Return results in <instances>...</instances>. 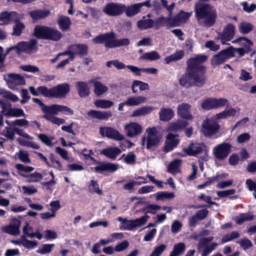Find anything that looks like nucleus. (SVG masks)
Segmentation results:
<instances>
[{"mask_svg": "<svg viewBox=\"0 0 256 256\" xmlns=\"http://www.w3.org/2000/svg\"><path fill=\"white\" fill-rule=\"evenodd\" d=\"M208 59V56L200 54L186 60L185 72L179 79L180 84L186 88L192 86L202 87L206 82V67L202 64Z\"/></svg>", "mask_w": 256, "mask_h": 256, "instance_id": "1", "label": "nucleus"}, {"mask_svg": "<svg viewBox=\"0 0 256 256\" xmlns=\"http://www.w3.org/2000/svg\"><path fill=\"white\" fill-rule=\"evenodd\" d=\"M194 12L198 22L201 26L210 27L215 24L217 12L213 6L198 2L195 4Z\"/></svg>", "mask_w": 256, "mask_h": 256, "instance_id": "2", "label": "nucleus"}, {"mask_svg": "<svg viewBox=\"0 0 256 256\" xmlns=\"http://www.w3.org/2000/svg\"><path fill=\"white\" fill-rule=\"evenodd\" d=\"M34 35L38 38L55 42L59 40L62 36L61 32L57 29L38 25L36 26L34 28Z\"/></svg>", "mask_w": 256, "mask_h": 256, "instance_id": "3", "label": "nucleus"}, {"mask_svg": "<svg viewBox=\"0 0 256 256\" xmlns=\"http://www.w3.org/2000/svg\"><path fill=\"white\" fill-rule=\"evenodd\" d=\"M161 136L156 127L148 128L142 138V145L144 146L146 144V148L150 149L158 145Z\"/></svg>", "mask_w": 256, "mask_h": 256, "instance_id": "4", "label": "nucleus"}, {"mask_svg": "<svg viewBox=\"0 0 256 256\" xmlns=\"http://www.w3.org/2000/svg\"><path fill=\"white\" fill-rule=\"evenodd\" d=\"M0 106L2 109V112H5L4 116L6 117L26 116V114L22 109L12 108V104L9 102H0Z\"/></svg>", "mask_w": 256, "mask_h": 256, "instance_id": "5", "label": "nucleus"}, {"mask_svg": "<svg viewBox=\"0 0 256 256\" xmlns=\"http://www.w3.org/2000/svg\"><path fill=\"white\" fill-rule=\"evenodd\" d=\"M32 100L41 106L42 110L44 113V114L42 116L44 118L48 121H50L52 124L58 126L65 122V120L64 119L56 116H52L50 114H48L50 106H46L40 99L38 98H33Z\"/></svg>", "mask_w": 256, "mask_h": 256, "instance_id": "6", "label": "nucleus"}, {"mask_svg": "<svg viewBox=\"0 0 256 256\" xmlns=\"http://www.w3.org/2000/svg\"><path fill=\"white\" fill-rule=\"evenodd\" d=\"M228 102V100L224 98H208L202 104V107L205 110L218 108L224 106Z\"/></svg>", "mask_w": 256, "mask_h": 256, "instance_id": "7", "label": "nucleus"}, {"mask_svg": "<svg viewBox=\"0 0 256 256\" xmlns=\"http://www.w3.org/2000/svg\"><path fill=\"white\" fill-rule=\"evenodd\" d=\"M220 128L218 124L212 120L207 119L202 124V132L206 136L210 137L216 134Z\"/></svg>", "mask_w": 256, "mask_h": 256, "instance_id": "8", "label": "nucleus"}, {"mask_svg": "<svg viewBox=\"0 0 256 256\" xmlns=\"http://www.w3.org/2000/svg\"><path fill=\"white\" fill-rule=\"evenodd\" d=\"M125 4L120 3L110 2L106 5L103 12L110 16H118L124 12Z\"/></svg>", "mask_w": 256, "mask_h": 256, "instance_id": "9", "label": "nucleus"}, {"mask_svg": "<svg viewBox=\"0 0 256 256\" xmlns=\"http://www.w3.org/2000/svg\"><path fill=\"white\" fill-rule=\"evenodd\" d=\"M232 146L228 143H222L216 146L213 149L214 156L219 160L225 159L230 154Z\"/></svg>", "mask_w": 256, "mask_h": 256, "instance_id": "10", "label": "nucleus"}, {"mask_svg": "<svg viewBox=\"0 0 256 256\" xmlns=\"http://www.w3.org/2000/svg\"><path fill=\"white\" fill-rule=\"evenodd\" d=\"M100 132L103 136L114 139L116 140L121 141L125 139L124 135L112 127H101L100 128Z\"/></svg>", "mask_w": 256, "mask_h": 256, "instance_id": "11", "label": "nucleus"}, {"mask_svg": "<svg viewBox=\"0 0 256 256\" xmlns=\"http://www.w3.org/2000/svg\"><path fill=\"white\" fill-rule=\"evenodd\" d=\"M232 57V52L226 48L215 54L212 59L211 63L214 66H218Z\"/></svg>", "mask_w": 256, "mask_h": 256, "instance_id": "12", "label": "nucleus"}, {"mask_svg": "<svg viewBox=\"0 0 256 256\" xmlns=\"http://www.w3.org/2000/svg\"><path fill=\"white\" fill-rule=\"evenodd\" d=\"M38 41L35 39H31L28 42H20V54L25 53L32 54L38 50Z\"/></svg>", "mask_w": 256, "mask_h": 256, "instance_id": "13", "label": "nucleus"}, {"mask_svg": "<svg viewBox=\"0 0 256 256\" xmlns=\"http://www.w3.org/2000/svg\"><path fill=\"white\" fill-rule=\"evenodd\" d=\"M178 134L168 133L166 136L164 146L163 150L166 152L172 151L178 144L180 140L176 138Z\"/></svg>", "mask_w": 256, "mask_h": 256, "instance_id": "14", "label": "nucleus"}, {"mask_svg": "<svg viewBox=\"0 0 256 256\" xmlns=\"http://www.w3.org/2000/svg\"><path fill=\"white\" fill-rule=\"evenodd\" d=\"M124 129L126 136L130 138H134L140 134L142 131V127L138 123L134 122L125 124Z\"/></svg>", "mask_w": 256, "mask_h": 256, "instance_id": "15", "label": "nucleus"}, {"mask_svg": "<svg viewBox=\"0 0 256 256\" xmlns=\"http://www.w3.org/2000/svg\"><path fill=\"white\" fill-rule=\"evenodd\" d=\"M70 91V86L62 84L52 88V98H64Z\"/></svg>", "mask_w": 256, "mask_h": 256, "instance_id": "16", "label": "nucleus"}, {"mask_svg": "<svg viewBox=\"0 0 256 256\" xmlns=\"http://www.w3.org/2000/svg\"><path fill=\"white\" fill-rule=\"evenodd\" d=\"M192 106L188 103H182L177 107V114L182 118L186 120H190L193 116L190 112Z\"/></svg>", "mask_w": 256, "mask_h": 256, "instance_id": "17", "label": "nucleus"}, {"mask_svg": "<svg viewBox=\"0 0 256 256\" xmlns=\"http://www.w3.org/2000/svg\"><path fill=\"white\" fill-rule=\"evenodd\" d=\"M98 166L94 168L95 172H112L116 171L119 168V165L116 164H112L106 162H98Z\"/></svg>", "mask_w": 256, "mask_h": 256, "instance_id": "18", "label": "nucleus"}, {"mask_svg": "<svg viewBox=\"0 0 256 256\" xmlns=\"http://www.w3.org/2000/svg\"><path fill=\"white\" fill-rule=\"evenodd\" d=\"M235 27L232 24H228L224 27L223 32H220L218 36L222 44L232 40L234 34Z\"/></svg>", "mask_w": 256, "mask_h": 256, "instance_id": "19", "label": "nucleus"}, {"mask_svg": "<svg viewBox=\"0 0 256 256\" xmlns=\"http://www.w3.org/2000/svg\"><path fill=\"white\" fill-rule=\"evenodd\" d=\"M21 222L16 218L12 220V223L8 226L2 228L3 232L13 236H16L20 234V227Z\"/></svg>", "mask_w": 256, "mask_h": 256, "instance_id": "20", "label": "nucleus"}, {"mask_svg": "<svg viewBox=\"0 0 256 256\" xmlns=\"http://www.w3.org/2000/svg\"><path fill=\"white\" fill-rule=\"evenodd\" d=\"M116 34L113 32H106L103 34H100L92 40V41L94 43L98 44H102L105 42L104 46L106 48H110V47H108L106 46V44L108 42H110L112 40V38H116Z\"/></svg>", "mask_w": 256, "mask_h": 256, "instance_id": "21", "label": "nucleus"}, {"mask_svg": "<svg viewBox=\"0 0 256 256\" xmlns=\"http://www.w3.org/2000/svg\"><path fill=\"white\" fill-rule=\"evenodd\" d=\"M59 112H63L70 115L74 114V111L66 106L56 104L50 106L48 114L52 116H55L54 115L58 114Z\"/></svg>", "mask_w": 256, "mask_h": 256, "instance_id": "22", "label": "nucleus"}, {"mask_svg": "<svg viewBox=\"0 0 256 256\" xmlns=\"http://www.w3.org/2000/svg\"><path fill=\"white\" fill-rule=\"evenodd\" d=\"M19 14L15 12H4L0 14V25L7 24L10 22L16 20Z\"/></svg>", "mask_w": 256, "mask_h": 256, "instance_id": "23", "label": "nucleus"}, {"mask_svg": "<svg viewBox=\"0 0 256 256\" xmlns=\"http://www.w3.org/2000/svg\"><path fill=\"white\" fill-rule=\"evenodd\" d=\"M24 14H19L16 17V20L13 21L15 24L13 26L12 35L20 36L22 33V30L25 28V26L20 20L24 18Z\"/></svg>", "mask_w": 256, "mask_h": 256, "instance_id": "24", "label": "nucleus"}, {"mask_svg": "<svg viewBox=\"0 0 256 256\" xmlns=\"http://www.w3.org/2000/svg\"><path fill=\"white\" fill-rule=\"evenodd\" d=\"M203 150V148L198 144L190 143L188 148H184V152L188 155L196 156L201 154Z\"/></svg>", "mask_w": 256, "mask_h": 256, "instance_id": "25", "label": "nucleus"}, {"mask_svg": "<svg viewBox=\"0 0 256 256\" xmlns=\"http://www.w3.org/2000/svg\"><path fill=\"white\" fill-rule=\"evenodd\" d=\"M70 48L72 52L80 57L87 55L88 53V46L84 44H74L70 45Z\"/></svg>", "mask_w": 256, "mask_h": 256, "instance_id": "26", "label": "nucleus"}, {"mask_svg": "<svg viewBox=\"0 0 256 256\" xmlns=\"http://www.w3.org/2000/svg\"><path fill=\"white\" fill-rule=\"evenodd\" d=\"M88 115L98 120H106L112 116V113L110 111L100 112L96 110H90L87 112Z\"/></svg>", "mask_w": 256, "mask_h": 256, "instance_id": "27", "label": "nucleus"}, {"mask_svg": "<svg viewBox=\"0 0 256 256\" xmlns=\"http://www.w3.org/2000/svg\"><path fill=\"white\" fill-rule=\"evenodd\" d=\"M76 86L78 92L81 98L86 97L90 94V88L86 82H78L76 84Z\"/></svg>", "mask_w": 256, "mask_h": 256, "instance_id": "28", "label": "nucleus"}, {"mask_svg": "<svg viewBox=\"0 0 256 256\" xmlns=\"http://www.w3.org/2000/svg\"><path fill=\"white\" fill-rule=\"evenodd\" d=\"M90 83H94V92L97 96H100L108 90V88L101 82L94 80L89 81Z\"/></svg>", "mask_w": 256, "mask_h": 256, "instance_id": "29", "label": "nucleus"}, {"mask_svg": "<svg viewBox=\"0 0 256 256\" xmlns=\"http://www.w3.org/2000/svg\"><path fill=\"white\" fill-rule=\"evenodd\" d=\"M122 152L120 149L118 147L109 148L103 149L100 152V154H103L112 160H115L116 156Z\"/></svg>", "mask_w": 256, "mask_h": 256, "instance_id": "30", "label": "nucleus"}, {"mask_svg": "<svg viewBox=\"0 0 256 256\" xmlns=\"http://www.w3.org/2000/svg\"><path fill=\"white\" fill-rule=\"evenodd\" d=\"M188 124V123L186 121L179 120L170 123L168 129L169 131L178 132L186 126Z\"/></svg>", "mask_w": 256, "mask_h": 256, "instance_id": "31", "label": "nucleus"}, {"mask_svg": "<svg viewBox=\"0 0 256 256\" xmlns=\"http://www.w3.org/2000/svg\"><path fill=\"white\" fill-rule=\"evenodd\" d=\"M174 112L170 108H162L159 112L160 120L166 122L171 120L174 116Z\"/></svg>", "mask_w": 256, "mask_h": 256, "instance_id": "32", "label": "nucleus"}, {"mask_svg": "<svg viewBox=\"0 0 256 256\" xmlns=\"http://www.w3.org/2000/svg\"><path fill=\"white\" fill-rule=\"evenodd\" d=\"M130 44V40L127 38L122 39H116L114 38H112L110 43H107L106 46L108 47H110V48H114L117 47L128 46Z\"/></svg>", "mask_w": 256, "mask_h": 256, "instance_id": "33", "label": "nucleus"}, {"mask_svg": "<svg viewBox=\"0 0 256 256\" xmlns=\"http://www.w3.org/2000/svg\"><path fill=\"white\" fill-rule=\"evenodd\" d=\"M154 21L151 18H146L143 17L142 20L137 22V26L141 30L149 29L154 26Z\"/></svg>", "mask_w": 256, "mask_h": 256, "instance_id": "34", "label": "nucleus"}, {"mask_svg": "<svg viewBox=\"0 0 256 256\" xmlns=\"http://www.w3.org/2000/svg\"><path fill=\"white\" fill-rule=\"evenodd\" d=\"M50 11L47 10H37L31 11L29 12L30 16L32 19L38 20L43 19L50 14Z\"/></svg>", "mask_w": 256, "mask_h": 256, "instance_id": "35", "label": "nucleus"}, {"mask_svg": "<svg viewBox=\"0 0 256 256\" xmlns=\"http://www.w3.org/2000/svg\"><path fill=\"white\" fill-rule=\"evenodd\" d=\"M10 78L8 80L9 86L12 88V84H14L16 85H24L25 84V80L23 76L14 74H8Z\"/></svg>", "mask_w": 256, "mask_h": 256, "instance_id": "36", "label": "nucleus"}, {"mask_svg": "<svg viewBox=\"0 0 256 256\" xmlns=\"http://www.w3.org/2000/svg\"><path fill=\"white\" fill-rule=\"evenodd\" d=\"M146 101V98L144 96H131L126 100V106H136Z\"/></svg>", "mask_w": 256, "mask_h": 256, "instance_id": "37", "label": "nucleus"}, {"mask_svg": "<svg viewBox=\"0 0 256 256\" xmlns=\"http://www.w3.org/2000/svg\"><path fill=\"white\" fill-rule=\"evenodd\" d=\"M140 12V8L138 3L131 4L128 6L125 5V10L124 12L126 15L128 17H131L137 14Z\"/></svg>", "mask_w": 256, "mask_h": 256, "instance_id": "38", "label": "nucleus"}, {"mask_svg": "<svg viewBox=\"0 0 256 256\" xmlns=\"http://www.w3.org/2000/svg\"><path fill=\"white\" fill-rule=\"evenodd\" d=\"M58 23L60 28L62 31H66L70 28L71 21L68 17L61 15L59 16L58 20Z\"/></svg>", "mask_w": 256, "mask_h": 256, "instance_id": "39", "label": "nucleus"}, {"mask_svg": "<svg viewBox=\"0 0 256 256\" xmlns=\"http://www.w3.org/2000/svg\"><path fill=\"white\" fill-rule=\"evenodd\" d=\"M154 108L150 106H144L142 108H140L134 111H133L132 114V116L136 117L142 116H144L151 112Z\"/></svg>", "mask_w": 256, "mask_h": 256, "instance_id": "40", "label": "nucleus"}, {"mask_svg": "<svg viewBox=\"0 0 256 256\" xmlns=\"http://www.w3.org/2000/svg\"><path fill=\"white\" fill-rule=\"evenodd\" d=\"M182 160H174L170 162L168 166V171L172 174H176L180 172Z\"/></svg>", "mask_w": 256, "mask_h": 256, "instance_id": "41", "label": "nucleus"}, {"mask_svg": "<svg viewBox=\"0 0 256 256\" xmlns=\"http://www.w3.org/2000/svg\"><path fill=\"white\" fill-rule=\"evenodd\" d=\"M184 56V52L182 50L176 52L175 53L165 58L164 62L168 64L172 62L180 60Z\"/></svg>", "mask_w": 256, "mask_h": 256, "instance_id": "42", "label": "nucleus"}, {"mask_svg": "<svg viewBox=\"0 0 256 256\" xmlns=\"http://www.w3.org/2000/svg\"><path fill=\"white\" fill-rule=\"evenodd\" d=\"M136 86H138L140 90H149V86L147 83L142 82L140 80H135L133 82L132 85V90L134 94L136 93L137 90L136 89Z\"/></svg>", "mask_w": 256, "mask_h": 256, "instance_id": "43", "label": "nucleus"}, {"mask_svg": "<svg viewBox=\"0 0 256 256\" xmlns=\"http://www.w3.org/2000/svg\"><path fill=\"white\" fill-rule=\"evenodd\" d=\"M136 156L133 152H130L128 154H123L120 160L124 159L125 163L128 164H134L136 162Z\"/></svg>", "mask_w": 256, "mask_h": 256, "instance_id": "44", "label": "nucleus"}, {"mask_svg": "<svg viewBox=\"0 0 256 256\" xmlns=\"http://www.w3.org/2000/svg\"><path fill=\"white\" fill-rule=\"evenodd\" d=\"M88 192L90 193H96L99 195L103 194L102 190L99 188V185L96 180H91L88 184Z\"/></svg>", "mask_w": 256, "mask_h": 256, "instance_id": "45", "label": "nucleus"}, {"mask_svg": "<svg viewBox=\"0 0 256 256\" xmlns=\"http://www.w3.org/2000/svg\"><path fill=\"white\" fill-rule=\"evenodd\" d=\"M20 174L24 177L27 178V182H40L42 178V175L38 172H34L30 175H26L23 174L19 173Z\"/></svg>", "mask_w": 256, "mask_h": 256, "instance_id": "46", "label": "nucleus"}, {"mask_svg": "<svg viewBox=\"0 0 256 256\" xmlns=\"http://www.w3.org/2000/svg\"><path fill=\"white\" fill-rule=\"evenodd\" d=\"M160 56L156 51H152L146 52L140 57V59L146 60H148L152 61L158 60Z\"/></svg>", "mask_w": 256, "mask_h": 256, "instance_id": "47", "label": "nucleus"}, {"mask_svg": "<svg viewBox=\"0 0 256 256\" xmlns=\"http://www.w3.org/2000/svg\"><path fill=\"white\" fill-rule=\"evenodd\" d=\"M174 198V194L172 192H160L156 194V200H172Z\"/></svg>", "mask_w": 256, "mask_h": 256, "instance_id": "48", "label": "nucleus"}, {"mask_svg": "<svg viewBox=\"0 0 256 256\" xmlns=\"http://www.w3.org/2000/svg\"><path fill=\"white\" fill-rule=\"evenodd\" d=\"M240 42V44L243 46L242 48L246 50V48H249V52L251 50L253 43L251 40L245 37H240L234 40L233 42Z\"/></svg>", "mask_w": 256, "mask_h": 256, "instance_id": "49", "label": "nucleus"}, {"mask_svg": "<svg viewBox=\"0 0 256 256\" xmlns=\"http://www.w3.org/2000/svg\"><path fill=\"white\" fill-rule=\"evenodd\" d=\"M94 105L97 108H107L114 105V102L110 100H98L94 101Z\"/></svg>", "mask_w": 256, "mask_h": 256, "instance_id": "50", "label": "nucleus"}, {"mask_svg": "<svg viewBox=\"0 0 256 256\" xmlns=\"http://www.w3.org/2000/svg\"><path fill=\"white\" fill-rule=\"evenodd\" d=\"M254 28V26L249 22H240L238 26L239 30L241 33L247 34L251 32Z\"/></svg>", "mask_w": 256, "mask_h": 256, "instance_id": "51", "label": "nucleus"}, {"mask_svg": "<svg viewBox=\"0 0 256 256\" xmlns=\"http://www.w3.org/2000/svg\"><path fill=\"white\" fill-rule=\"evenodd\" d=\"M185 250V244L180 242L174 246L173 250L170 252V256H178L182 254Z\"/></svg>", "mask_w": 256, "mask_h": 256, "instance_id": "52", "label": "nucleus"}, {"mask_svg": "<svg viewBox=\"0 0 256 256\" xmlns=\"http://www.w3.org/2000/svg\"><path fill=\"white\" fill-rule=\"evenodd\" d=\"M240 234L238 232H232L230 234H228L222 236L221 242L222 244H224L228 242L234 240L236 238H238Z\"/></svg>", "mask_w": 256, "mask_h": 256, "instance_id": "53", "label": "nucleus"}, {"mask_svg": "<svg viewBox=\"0 0 256 256\" xmlns=\"http://www.w3.org/2000/svg\"><path fill=\"white\" fill-rule=\"evenodd\" d=\"M16 154L21 162L26 164H30L31 162L28 154L26 152L20 150Z\"/></svg>", "mask_w": 256, "mask_h": 256, "instance_id": "54", "label": "nucleus"}, {"mask_svg": "<svg viewBox=\"0 0 256 256\" xmlns=\"http://www.w3.org/2000/svg\"><path fill=\"white\" fill-rule=\"evenodd\" d=\"M39 94L47 98H52V88L48 89L46 86H40L38 88Z\"/></svg>", "mask_w": 256, "mask_h": 256, "instance_id": "55", "label": "nucleus"}, {"mask_svg": "<svg viewBox=\"0 0 256 256\" xmlns=\"http://www.w3.org/2000/svg\"><path fill=\"white\" fill-rule=\"evenodd\" d=\"M218 244L216 242H212L204 248H202L200 252H202V256H208L215 248L218 246Z\"/></svg>", "mask_w": 256, "mask_h": 256, "instance_id": "56", "label": "nucleus"}, {"mask_svg": "<svg viewBox=\"0 0 256 256\" xmlns=\"http://www.w3.org/2000/svg\"><path fill=\"white\" fill-rule=\"evenodd\" d=\"M54 246V244H43L40 248L36 250V252L42 254L50 253L52 252Z\"/></svg>", "mask_w": 256, "mask_h": 256, "instance_id": "57", "label": "nucleus"}, {"mask_svg": "<svg viewBox=\"0 0 256 256\" xmlns=\"http://www.w3.org/2000/svg\"><path fill=\"white\" fill-rule=\"evenodd\" d=\"M254 216L252 215H248L246 214H242L240 216L236 218V222L238 224H242L244 222L252 220Z\"/></svg>", "mask_w": 256, "mask_h": 256, "instance_id": "58", "label": "nucleus"}, {"mask_svg": "<svg viewBox=\"0 0 256 256\" xmlns=\"http://www.w3.org/2000/svg\"><path fill=\"white\" fill-rule=\"evenodd\" d=\"M2 134L8 139L12 140L14 138V128L11 130L10 127H6L2 132Z\"/></svg>", "mask_w": 256, "mask_h": 256, "instance_id": "59", "label": "nucleus"}, {"mask_svg": "<svg viewBox=\"0 0 256 256\" xmlns=\"http://www.w3.org/2000/svg\"><path fill=\"white\" fill-rule=\"evenodd\" d=\"M228 50H230L231 52H232V56H234V54L236 53L238 54L240 56H242L245 54L249 52L248 46V48H246V50H244V48H233L232 47L228 48Z\"/></svg>", "mask_w": 256, "mask_h": 256, "instance_id": "60", "label": "nucleus"}, {"mask_svg": "<svg viewBox=\"0 0 256 256\" xmlns=\"http://www.w3.org/2000/svg\"><path fill=\"white\" fill-rule=\"evenodd\" d=\"M149 216L145 215L138 218L133 220L132 222L135 228L137 227H139L144 224L146 222Z\"/></svg>", "mask_w": 256, "mask_h": 256, "instance_id": "61", "label": "nucleus"}, {"mask_svg": "<svg viewBox=\"0 0 256 256\" xmlns=\"http://www.w3.org/2000/svg\"><path fill=\"white\" fill-rule=\"evenodd\" d=\"M237 243L239 244L244 250H246L252 246V242L246 238L240 240L237 242Z\"/></svg>", "mask_w": 256, "mask_h": 256, "instance_id": "62", "label": "nucleus"}, {"mask_svg": "<svg viewBox=\"0 0 256 256\" xmlns=\"http://www.w3.org/2000/svg\"><path fill=\"white\" fill-rule=\"evenodd\" d=\"M250 138V134L248 132L242 133L237 136L236 140L239 144H242L249 141Z\"/></svg>", "mask_w": 256, "mask_h": 256, "instance_id": "63", "label": "nucleus"}, {"mask_svg": "<svg viewBox=\"0 0 256 256\" xmlns=\"http://www.w3.org/2000/svg\"><path fill=\"white\" fill-rule=\"evenodd\" d=\"M168 22V19L164 16H160L154 21V26L156 30L163 26Z\"/></svg>", "mask_w": 256, "mask_h": 256, "instance_id": "64", "label": "nucleus"}]
</instances>
